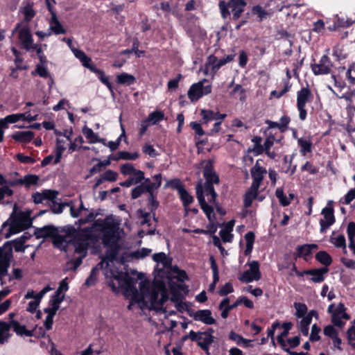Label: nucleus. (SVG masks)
Returning a JSON list of instances; mask_svg holds the SVG:
<instances>
[{"label":"nucleus","instance_id":"a878e982","mask_svg":"<svg viewBox=\"0 0 355 355\" xmlns=\"http://www.w3.org/2000/svg\"><path fill=\"white\" fill-rule=\"evenodd\" d=\"M332 55L335 58L336 61L341 62L347 58L348 53L344 45L337 44L332 48Z\"/></svg>","mask_w":355,"mask_h":355},{"label":"nucleus","instance_id":"bf43d9fd","mask_svg":"<svg viewBox=\"0 0 355 355\" xmlns=\"http://www.w3.org/2000/svg\"><path fill=\"white\" fill-rule=\"evenodd\" d=\"M103 177V179L105 181L108 182H115L118 177V173L116 171H114L111 169H108L105 171L104 173L101 174Z\"/></svg>","mask_w":355,"mask_h":355},{"label":"nucleus","instance_id":"ea45409f","mask_svg":"<svg viewBox=\"0 0 355 355\" xmlns=\"http://www.w3.org/2000/svg\"><path fill=\"white\" fill-rule=\"evenodd\" d=\"M179 196L185 211L188 212V207L193 202V197L189 193L186 189L179 193Z\"/></svg>","mask_w":355,"mask_h":355},{"label":"nucleus","instance_id":"a18cd8bd","mask_svg":"<svg viewBox=\"0 0 355 355\" xmlns=\"http://www.w3.org/2000/svg\"><path fill=\"white\" fill-rule=\"evenodd\" d=\"M252 13L254 15H257L258 17V21L259 22L266 19L268 16V13L261 6L257 5L252 7Z\"/></svg>","mask_w":355,"mask_h":355},{"label":"nucleus","instance_id":"0eeeda50","mask_svg":"<svg viewBox=\"0 0 355 355\" xmlns=\"http://www.w3.org/2000/svg\"><path fill=\"white\" fill-rule=\"evenodd\" d=\"M234 56L235 55L232 54L228 55L225 58L218 59V58L214 55H209L207 58V60L205 64V73H207V71L210 69L213 75L216 74L221 67L232 61L234 58Z\"/></svg>","mask_w":355,"mask_h":355},{"label":"nucleus","instance_id":"13d9d810","mask_svg":"<svg viewBox=\"0 0 355 355\" xmlns=\"http://www.w3.org/2000/svg\"><path fill=\"white\" fill-rule=\"evenodd\" d=\"M321 329L316 324H314L311 327V332L309 337V340L311 342H315L320 340V336H319V333L320 332Z\"/></svg>","mask_w":355,"mask_h":355},{"label":"nucleus","instance_id":"6e6d98bb","mask_svg":"<svg viewBox=\"0 0 355 355\" xmlns=\"http://www.w3.org/2000/svg\"><path fill=\"white\" fill-rule=\"evenodd\" d=\"M346 308L343 303L340 302L337 307L335 308L334 304H331L328 307V312L333 315H340L344 311H345Z\"/></svg>","mask_w":355,"mask_h":355},{"label":"nucleus","instance_id":"0e129e2a","mask_svg":"<svg viewBox=\"0 0 355 355\" xmlns=\"http://www.w3.org/2000/svg\"><path fill=\"white\" fill-rule=\"evenodd\" d=\"M347 338L349 343L355 349V325H352L347 329Z\"/></svg>","mask_w":355,"mask_h":355},{"label":"nucleus","instance_id":"8fccbe9b","mask_svg":"<svg viewBox=\"0 0 355 355\" xmlns=\"http://www.w3.org/2000/svg\"><path fill=\"white\" fill-rule=\"evenodd\" d=\"M22 12L24 15V21L26 22L31 21L36 14L33 6L30 4L24 7Z\"/></svg>","mask_w":355,"mask_h":355},{"label":"nucleus","instance_id":"4468645a","mask_svg":"<svg viewBox=\"0 0 355 355\" xmlns=\"http://www.w3.org/2000/svg\"><path fill=\"white\" fill-rule=\"evenodd\" d=\"M318 248V245L314 243L298 245L296 248L295 252L293 254V257L295 260L298 258H304V260L307 261L306 257L312 255V250H317Z\"/></svg>","mask_w":355,"mask_h":355},{"label":"nucleus","instance_id":"20e7f679","mask_svg":"<svg viewBox=\"0 0 355 355\" xmlns=\"http://www.w3.org/2000/svg\"><path fill=\"white\" fill-rule=\"evenodd\" d=\"M329 49L326 50L327 53L323 55L318 63L311 64L312 72L315 76L331 74V78L334 80L335 85L337 86L336 76L333 74V68L334 64L328 56Z\"/></svg>","mask_w":355,"mask_h":355},{"label":"nucleus","instance_id":"bb28decb","mask_svg":"<svg viewBox=\"0 0 355 355\" xmlns=\"http://www.w3.org/2000/svg\"><path fill=\"white\" fill-rule=\"evenodd\" d=\"M116 82L119 85L130 86L136 83V78L132 74L123 72L116 76Z\"/></svg>","mask_w":355,"mask_h":355},{"label":"nucleus","instance_id":"f3484780","mask_svg":"<svg viewBox=\"0 0 355 355\" xmlns=\"http://www.w3.org/2000/svg\"><path fill=\"white\" fill-rule=\"evenodd\" d=\"M193 317L195 320L202 322L206 324L216 323V320L211 316V311L209 309L198 310Z\"/></svg>","mask_w":355,"mask_h":355},{"label":"nucleus","instance_id":"423d86ee","mask_svg":"<svg viewBox=\"0 0 355 355\" xmlns=\"http://www.w3.org/2000/svg\"><path fill=\"white\" fill-rule=\"evenodd\" d=\"M321 214L324 218L320 220V232L324 234L336 222L332 201L327 202V206L322 209Z\"/></svg>","mask_w":355,"mask_h":355},{"label":"nucleus","instance_id":"680f3d73","mask_svg":"<svg viewBox=\"0 0 355 355\" xmlns=\"http://www.w3.org/2000/svg\"><path fill=\"white\" fill-rule=\"evenodd\" d=\"M234 292L233 285L231 282H227L223 285L218 291L220 296H226Z\"/></svg>","mask_w":355,"mask_h":355},{"label":"nucleus","instance_id":"393cba45","mask_svg":"<svg viewBox=\"0 0 355 355\" xmlns=\"http://www.w3.org/2000/svg\"><path fill=\"white\" fill-rule=\"evenodd\" d=\"M35 133L32 131H19L16 132L12 135V139L19 143H29L34 138Z\"/></svg>","mask_w":355,"mask_h":355},{"label":"nucleus","instance_id":"864d4df0","mask_svg":"<svg viewBox=\"0 0 355 355\" xmlns=\"http://www.w3.org/2000/svg\"><path fill=\"white\" fill-rule=\"evenodd\" d=\"M21 231H23V230L21 229V227L20 226H19L15 218H13V220L11 221V223L10 224L8 232H7L6 234L5 237L9 238L12 234H17Z\"/></svg>","mask_w":355,"mask_h":355},{"label":"nucleus","instance_id":"09e8293b","mask_svg":"<svg viewBox=\"0 0 355 355\" xmlns=\"http://www.w3.org/2000/svg\"><path fill=\"white\" fill-rule=\"evenodd\" d=\"M6 243H9V246L12 249L15 248V250L17 252H24L26 246L24 245V242L20 240L19 238H17L12 241H6Z\"/></svg>","mask_w":355,"mask_h":355},{"label":"nucleus","instance_id":"e2e57ef3","mask_svg":"<svg viewBox=\"0 0 355 355\" xmlns=\"http://www.w3.org/2000/svg\"><path fill=\"white\" fill-rule=\"evenodd\" d=\"M121 173L124 175H132L135 171V168L130 163H125L121 166L120 167Z\"/></svg>","mask_w":355,"mask_h":355},{"label":"nucleus","instance_id":"69168bd1","mask_svg":"<svg viewBox=\"0 0 355 355\" xmlns=\"http://www.w3.org/2000/svg\"><path fill=\"white\" fill-rule=\"evenodd\" d=\"M302 171H308L311 175H315L318 172V169L315 167L310 162L306 163L301 167Z\"/></svg>","mask_w":355,"mask_h":355},{"label":"nucleus","instance_id":"72a5a7b5","mask_svg":"<svg viewBox=\"0 0 355 355\" xmlns=\"http://www.w3.org/2000/svg\"><path fill=\"white\" fill-rule=\"evenodd\" d=\"M151 190V185H146V184H141L137 185L135 188L132 189L131 191V198L132 199H137L139 198L143 193L150 192Z\"/></svg>","mask_w":355,"mask_h":355},{"label":"nucleus","instance_id":"5701e85b","mask_svg":"<svg viewBox=\"0 0 355 355\" xmlns=\"http://www.w3.org/2000/svg\"><path fill=\"white\" fill-rule=\"evenodd\" d=\"M200 115L205 123L212 120L223 121L227 116L226 114H220L219 112H214L211 110H202Z\"/></svg>","mask_w":355,"mask_h":355},{"label":"nucleus","instance_id":"e433bc0d","mask_svg":"<svg viewBox=\"0 0 355 355\" xmlns=\"http://www.w3.org/2000/svg\"><path fill=\"white\" fill-rule=\"evenodd\" d=\"M49 24H50V28L52 30V31L55 34L59 35V34H64L66 33L65 28L60 24L57 16H53V18H51V19L49 21Z\"/></svg>","mask_w":355,"mask_h":355},{"label":"nucleus","instance_id":"5fc2aeb1","mask_svg":"<svg viewBox=\"0 0 355 355\" xmlns=\"http://www.w3.org/2000/svg\"><path fill=\"white\" fill-rule=\"evenodd\" d=\"M40 178L37 175L28 174L24 177V184L26 188L37 184Z\"/></svg>","mask_w":355,"mask_h":355},{"label":"nucleus","instance_id":"de8ad7c7","mask_svg":"<svg viewBox=\"0 0 355 355\" xmlns=\"http://www.w3.org/2000/svg\"><path fill=\"white\" fill-rule=\"evenodd\" d=\"M214 342V337L211 336H203L202 342L198 343V346L206 352L209 354V347Z\"/></svg>","mask_w":355,"mask_h":355},{"label":"nucleus","instance_id":"c756f323","mask_svg":"<svg viewBox=\"0 0 355 355\" xmlns=\"http://www.w3.org/2000/svg\"><path fill=\"white\" fill-rule=\"evenodd\" d=\"M139 157L137 152L130 153L128 151H119L115 156L110 155L113 160L118 161L119 159L123 160H135Z\"/></svg>","mask_w":355,"mask_h":355},{"label":"nucleus","instance_id":"aec40b11","mask_svg":"<svg viewBox=\"0 0 355 355\" xmlns=\"http://www.w3.org/2000/svg\"><path fill=\"white\" fill-rule=\"evenodd\" d=\"M159 293L157 291H153L150 295L151 304L155 306V309H162L164 304L168 300V296L165 290H163L161 293L160 299L158 298Z\"/></svg>","mask_w":355,"mask_h":355},{"label":"nucleus","instance_id":"c85d7f7f","mask_svg":"<svg viewBox=\"0 0 355 355\" xmlns=\"http://www.w3.org/2000/svg\"><path fill=\"white\" fill-rule=\"evenodd\" d=\"M67 236L61 235L58 233V231L52 238V243L54 247L59 248L62 250L67 251V247L68 242L66 239Z\"/></svg>","mask_w":355,"mask_h":355},{"label":"nucleus","instance_id":"6ab92c4d","mask_svg":"<svg viewBox=\"0 0 355 355\" xmlns=\"http://www.w3.org/2000/svg\"><path fill=\"white\" fill-rule=\"evenodd\" d=\"M313 94L309 87H302L297 92V105L306 106L308 102H311Z\"/></svg>","mask_w":355,"mask_h":355},{"label":"nucleus","instance_id":"412c9836","mask_svg":"<svg viewBox=\"0 0 355 355\" xmlns=\"http://www.w3.org/2000/svg\"><path fill=\"white\" fill-rule=\"evenodd\" d=\"M264 134L266 135V139L264 141V146L268 148H271L274 143H280L281 141L284 139V136L282 132H278L277 130L275 132L268 130H265Z\"/></svg>","mask_w":355,"mask_h":355},{"label":"nucleus","instance_id":"f03ea898","mask_svg":"<svg viewBox=\"0 0 355 355\" xmlns=\"http://www.w3.org/2000/svg\"><path fill=\"white\" fill-rule=\"evenodd\" d=\"M98 236L88 229H83L76 233L73 239L75 252L85 257L89 248L94 245L98 241Z\"/></svg>","mask_w":355,"mask_h":355},{"label":"nucleus","instance_id":"b1692460","mask_svg":"<svg viewBox=\"0 0 355 355\" xmlns=\"http://www.w3.org/2000/svg\"><path fill=\"white\" fill-rule=\"evenodd\" d=\"M147 200L148 209L150 210V213H152L153 219L157 221V218H155V211L159 206V202L157 200V193L155 192V190H151L148 192Z\"/></svg>","mask_w":355,"mask_h":355},{"label":"nucleus","instance_id":"ddd939ff","mask_svg":"<svg viewBox=\"0 0 355 355\" xmlns=\"http://www.w3.org/2000/svg\"><path fill=\"white\" fill-rule=\"evenodd\" d=\"M328 272L329 268L326 267L304 270L305 275L311 276L309 280L313 283H322L325 279L324 275Z\"/></svg>","mask_w":355,"mask_h":355},{"label":"nucleus","instance_id":"603ef678","mask_svg":"<svg viewBox=\"0 0 355 355\" xmlns=\"http://www.w3.org/2000/svg\"><path fill=\"white\" fill-rule=\"evenodd\" d=\"M294 307L296 310L295 315H296L297 318H303L304 316H306L305 315L307 312L308 308L305 304L300 302H295Z\"/></svg>","mask_w":355,"mask_h":355},{"label":"nucleus","instance_id":"473e14b6","mask_svg":"<svg viewBox=\"0 0 355 355\" xmlns=\"http://www.w3.org/2000/svg\"><path fill=\"white\" fill-rule=\"evenodd\" d=\"M258 188H256L254 190L253 187L251 186L245 193L243 199V205L245 208L250 207L252 205L253 200L257 198L258 196Z\"/></svg>","mask_w":355,"mask_h":355},{"label":"nucleus","instance_id":"7ed1b4c3","mask_svg":"<svg viewBox=\"0 0 355 355\" xmlns=\"http://www.w3.org/2000/svg\"><path fill=\"white\" fill-rule=\"evenodd\" d=\"M94 225L103 232L102 242L104 246L118 243V227L112 222L106 220H96Z\"/></svg>","mask_w":355,"mask_h":355},{"label":"nucleus","instance_id":"4be33fe9","mask_svg":"<svg viewBox=\"0 0 355 355\" xmlns=\"http://www.w3.org/2000/svg\"><path fill=\"white\" fill-rule=\"evenodd\" d=\"M297 145L300 148V153L302 156L312 152L313 143L310 137H302L297 139Z\"/></svg>","mask_w":355,"mask_h":355},{"label":"nucleus","instance_id":"052dcab7","mask_svg":"<svg viewBox=\"0 0 355 355\" xmlns=\"http://www.w3.org/2000/svg\"><path fill=\"white\" fill-rule=\"evenodd\" d=\"M168 184L173 189L177 190L178 193L185 189L184 186L182 184L181 180L178 178L171 180L168 182Z\"/></svg>","mask_w":355,"mask_h":355},{"label":"nucleus","instance_id":"2f4dec72","mask_svg":"<svg viewBox=\"0 0 355 355\" xmlns=\"http://www.w3.org/2000/svg\"><path fill=\"white\" fill-rule=\"evenodd\" d=\"M15 219L17 222L19 226L24 230L28 229L32 225V220L29 216L21 212Z\"/></svg>","mask_w":355,"mask_h":355},{"label":"nucleus","instance_id":"79ce46f5","mask_svg":"<svg viewBox=\"0 0 355 355\" xmlns=\"http://www.w3.org/2000/svg\"><path fill=\"white\" fill-rule=\"evenodd\" d=\"M107 250L106 252V257L110 261H113L116 259L120 247L119 244L110 245L107 246Z\"/></svg>","mask_w":355,"mask_h":355},{"label":"nucleus","instance_id":"4c0bfd02","mask_svg":"<svg viewBox=\"0 0 355 355\" xmlns=\"http://www.w3.org/2000/svg\"><path fill=\"white\" fill-rule=\"evenodd\" d=\"M83 133L85 137L89 140L90 144H95L96 142H103V139L98 138V135L94 132V131L87 127L86 125L83 128Z\"/></svg>","mask_w":355,"mask_h":355},{"label":"nucleus","instance_id":"3c124183","mask_svg":"<svg viewBox=\"0 0 355 355\" xmlns=\"http://www.w3.org/2000/svg\"><path fill=\"white\" fill-rule=\"evenodd\" d=\"M275 196L278 198L279 204L282 207L288 206L291 204L290 200L286 197L282 188H277L275 191Z\"/></svg>","mask_w":355,"mask_h":355},{"label":"nucleus","instance_id":"c9c22d12","mask_svg":"<svg viewBox=\"0 0 355 355\" xmlns=\"http://www.w3.org/2000/svg\"><path fill=\"white\" fill-rule=\"evenodd\" d=\"M245 240L246 241V246L244 250V254L245 256L250 255L253 250V245L255 240V235L253 232H248L245 234Z\"/></svg>","mask_w":355,"mask_h":355},{"label":"nucleus","instance_id":"a19ab883","mask_svg":"<svg viewBox=\"0 0 355 355\" xmlns=\"http://www.w3.org/2000/svg\"><path fill=\"white\" fill-rule=\"evenodd\" d=\"M146 119L150 124L155 125L164 119V114L162 111L156 110L150 113Z\"/></svg>","mask_w":355,"mask_h":355},{"label":"nucleus","instance_id":"f257e3e1","mask_svg":"<svg viewBox=\"0 0 355 355\" xmlns=\"http://www.w3.org/2000/svg\"><path fill=\"white\" fill-rule=\"evenodd\" d=\"M198 168H202V174L205 182L200 179L196 185V192L198 185L201 186L202 193H205L208 198V202L214 205H218V193L215 191L214 184L220 183V178L214 170V161L212 159H204L199 164Z\"/></svg>","mask_w":355,"mask_h":355},{"label":"nucleus","instance_id":"9d476101","mask_svg":"<svg viewBox=\"0 0 355 355\" xmlns=\"http://www.w3.org/2000/svg\"><path fill=\"white\" fill-rule=\"evenodd\" d=\"M261 159H257L255 165L250 169V173L252 178V183L251 186L254 190L256 188L259 189L264 175L267 173L266 168L261 166L259 162Z\"/></svg>","mask_w":355,"mask_h":355},{"label":"nucleus","instance_id":"338daca9","mask_svg":"<svg viewBox=\"0 0 355 355\" xmlns=\"http://www.w3.org/2000/svg\"><path fill=\"white\" fill-rule=\"evenodd\" d=\"M10 325L13 329V331L19 335L22 336L23 332L25 330L26 327L24 325H21L19 322L17 320H11Z\"/></svg>","mask_w":355,"mask_h":355},{"label":"nucleus","instance_id":"f704fd0d","mask_svg":"<svg viewBox=\"0 0 355 355\" xmlns=\"http://www.w3.org/2000/svg\"><path fill=\"white\" fill-rule=\"evenodd\" d=\"M315 258L319 263L324 265L326 268L330 266L333 261L332 257L330 256V254L324 250H321L317 252L315 254Z\"/></svg>","mask_w":355,"mask_h":355},{"label":"nucleus","instance_id":"2eb2a0df","mask_svg":"<svg viewBox=\"0 0 355 355\" xmlns=\"http://www.w3.org/2000/svg\"><path fill=\"white\" fill-rule=\"evenodd\" d=\"M208 83V80L205 78L197 83L191 85L188 91V97L191 101H197L203 96L202 83Z\"/></svg>","mask_w":355,"mask_h":355},{"label":"nucleus","instance_id":"f8f14e48","mask_svg":"<svg viewBox=\"0 0 355 355\" xmlns=\"http://www.w3.org/2000/svg\"><path fill=\"white\" fill-rule=\"evenodd\" d=\"M196 198L198 200L199 205L204 211V213L206 214L207 217L209 220L211 219V216L214 215V207L211 205H209L206 200H205V193H202V187L201 186L198 185V187L196 191Z\"/></svg>","mask_w":355,"mask_h":355},{"label":"nucleus","instance_id":"774afa93","mask_svg":"<svg viewBox=\"0 0 355 355\" xmlns=\"http://www.w3.org/2000/svg\"><path fill=\"white\" fill-rule=\"evenodd\" d=\"M347 232L349 243H352L355 237V223L349 222L348 223Z\"/></svg>","mask_w":355,"mask_h":355},{"label":"nucleus","instance_id":"6e6552de","mask_svg":"<svg viewBox=\"0 0 355 355\" xmlns=\"http://www.w3.org/2000/svg\"><path fill=\"white\" fill-rule=\"evenodd\" d=\"M17 31L19 32L18 38L24 49L28 51L31 48H35V46H33V38L28 26L21 28V24L18 23L16 24L12 33Z\"/></svg>","mask_w":355,"mask_h":355},{"label":"nucleus","instance_id":"7c9ffc66","mask_svg":"<svg viewBox=\"0 0 355 355\" xmlns=\"http://www.w3.org/2000/svg\"><path fill=\"white\" fill-rule=\"evenodd\" d=\"M26 119V114H12L6 116L4 119H0V123L4 125V128H8V123H15L19 120Z\"/></svg>","mask_w":355,"mask_h":355},{"label":"nucleus","instance_id":"4d7b16f0","mask_svg":"<svg viewBox=\"0 0 355 355\" xmlns=\"http://www.w3.org/2000/svg\"><path fill=\"white\" fill-rule=\"evenodd\" d=\"M153 259L155 262H162L164 266L166 268H168V266L171 265V261H169L167 259L166 255L164 252H159L154 254L153 256Z\"/></svg>","mask_w":355,"mask_h":355},{"label":"nucleus","instance_id":"9b49d317","mask_svg":"<svg viewBox=\"0 0 355 355\" xmlns=\"http://www.w3.org/2000/svg\"><path fill=\"white\" fill-rule=\"evenodd\" d=\"M245 6L246 3L244 0H229L228 2L220 1L218 3L221 16L223 19H226L230 16L229 8Z\"/></svg>","mask_w":355,"mask_h":355},{"label":"nucleus","instance_id":"cd10ccee","mask_svg":"<svg viewBox=\"0 0 355 355\" xmlns=\"http://www.w3.org/2000/svg\"><path fill=\"white\" fill-rule=\"evenodd\" d=\"M92 72L96 73L98 76L100 81L107 87L112 94H114L113 86L109 81V78L105 75V72L103 70L96 67L94 69H92Z\"/></svg>","mask_w":355,"mask_h":355},{"label":"nucleus","instance_id":"39448f33","mask_svg":"<svg viewBox=\"0 0 355 355\" xmlns=\"http://www.w3.org/2000/svg\"><path fill=\"white\" fill-rule=\"evenodd\" d=\"M12 257V250L9 246V243H5L3 246L0 247V281L1 285L6 284L3 278L8 275V270Z\"/></svg>","mask_w":355,"mask_h":355},{"label":"nucleus","instance_id":"a211bd4d","mask_svg":"<svg viewBox=\"0 0 355 355\" xmlns=\"http://www.w3.org/2000/svg\"><path fill=\"white\" fill-rule=\"evenodd\" d=\"M58 231V229L53 225H45L43 227L35 228L34 234L37 239H52Z\"/></svg>","mask_w":355,"mask_h":355},{"label":"nucleus","instance_id":"c03bdc74","mask_svg":"<svg viewBox=\"0 0 355 355\" xmlns=\"http://www.w3.org/2000/svg\"><path fill=\"white\" fill-rule=\"evenodd\" d=\"M98 272L99 268L98 266L92 268L89 276L86 279L85 282V285L86 286L89 287L96 284Z\"/></svg>","mask_w":355,"mask_h":355},{"label":"nucleus","instance_id":"dca6fc26","mask_svg":"<svg viewBox=\"0 0 355 355\" xmlns=\"http://www.w3.org/2000/svg\"><path fill=\"white\" fill-rule=\"evenodd\" d=\"M313 316L315 318L318 316V313L315 310H311L300 322V331L304 336L309 334V325L311 323Z\"/></svg>","mask_w":355,"mask_h":355},{"label":"nucleus","instance_id":"49530a36","mask_svg":"<svg viewBox=\"0 0 355 355\" xmlns=\"http://www.w3.org/2000/svg\"><path fill=\"white\" fill-rule=\"evenodd\" d=\"M31 75H38L41 78H47L50 76V73L46 67H44L40 64H37L35 69L31 72Z\"/></svg>","mask_w":355,"mask_h":355},{"label":"nucleus","instance_id":"37998d69","mask_svg":"<svg viewBox=\"0 0 355 355\" xmlns=\"http://www.w3.org/2000/svg\"><path fill=\"white\" fill-rule=\"evenodd\" d=\"M229 338L239 345H243V347H248L250 340L244 338L242 336L236 332L231 331L229 334Z\"/></svg>","mask_w":355,"mask_h":355},{"label":"nucleus","instance_id":"1a4fd4ad","mask_svg":"<svg viewBox=\"0 0 355 355\" xmlns=\"http://www.w3.org/2000/svg\"><path fill=\"white\" fill-rule=\"evenodd\" d=\"M248 265L249 266L250 269L244 271L239 277V279L245 283H250L253 280H259L261 277V273L259 269V263L257 261H252L249 262Z\"/></svg>","mask_w":355,"mask_h":355},{"label":"nucleus","instance_id":"58836bf2","mask_svg":"<svg viewBox=\"0 0 355 355\" xmlns=\"http://www.w3.org/2000/svg\"><path fill=\"white\" fill-rule=\"evenodd\" d=\"M329 241L336 248L343 249L346 248V240L343 234H340L336 236L335 232H333L331 236H330Z\"/></svg>","mask_w":355,"mask_h":355}]
</instances>
